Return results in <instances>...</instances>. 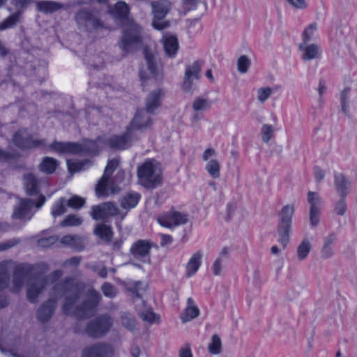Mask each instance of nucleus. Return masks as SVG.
<instances>
[{
  "mask_svg": "<svg viewBox=\"0 0 357 357\" xmlns=\"http://www.w3.org/2000/svg\"><path fill=\"white\" fill-rule=\"evenodd\" d=\"M84 287V283L75 282L72 278H66L62 284L54 287L55 291H61L65 298L63 310L66 314L85 319L93 314L96 306L100 301L101 296L97 291L90 289L87 298L81 305H79L78 300Z\"/></svg>",
  "mask_w": 357,
  "mask_h": 357,
  "instance_id": "f257e3e1",
  "label": "nucleus"
},
{
  "mask_svg": "<svg viewBox=\"0 0 357 357\" xmlns=\"http://www.w3.org/2000/svg\"><path fill=\"white\" fill-rule=\"evenodd\" d=\"M137 176L140 184L147 188H155L162 183L160 165L153 159L146 160L138 167Z\"/></svg>",
  "mask_w": 357,
  "mask_h": 357,
  "instance_id": "f03ea898",
  "label": "nucleus"
},
{
  "mask_svg": "<svg viewBox=\"0 0 357 357\" xmlns=\"http://www.w3.org/2000/svg\"><path fill=\"white\" fill-rule=\"evenodd\" d=\"M63 273L57 270L47 276H37L29 279L26 284V297L31 303L38 302V298L47 286L61 278Z\"/></svg>",
  "mask_w": 357,
  "mask_h": 357,
  "instance_id": "7ed1b4c3",
  "label": "nucleus"
},
{
  "mask_svg": "<svg viewBox=\"0 0 357 357\" xmlns=\"http://www.w3.org/2000/svg\"><path fill=\"white\" fill-rule=\"evenodd\" d=\"M118 166L119 160L117 159L114 158L108 161L104 174L96 187V193L98 197H106L109 193H116L119 190L115 183V179L111 177Z\"/></svg>",
  "mask_w": 357,
  "mask_h": 357,
  "instance_id": "20e7f679",
  "label": "nucleus"
},
{
  "mask_svg": "<svg viewBox=\"0 0 357 357\" xmlns=\"http://www.w3.org/2000/svg\"><path fill=\"white\" fill-rule=\"evenodd\" d=\"M152 22L155 29L162 31L170 26L165 17L172 9V3L167 0L152 1L151 3Z\"/></svg>",
  "mask_w": 357,
  "mask_h": 357,
  "instance_id": "39448f33",
  "label": "nucleus"
},
{
  "mask_svg": "<svg viewBox=\"0 0 357 357\" xmlns=\"http://www.w3.org/2000/svg\"><path fill=\"white\" fill-rule=\"evenodd\" d=\"M141 27L135 23H131L126 29L120 44V47L123 52L126 53L130 52L141 43Z\"/></svg>",
  "mask_w": 357,
  "mask_h": 357,
  "instance_id": "423d86ee",
  "label": "nucleus"
},
{
  "mask_svg": "<svg viewBox=\"0 0 357 357\" xmlns=\"http://www.w3.org/2000/svg\"><path fill=\"white\" fill-rule=\"evenodd\" d=\"M75 20L79 26L87 31H98L107 26L93 13L86 9L80 10L75 15Z\"/></svg>",
  "mask_w": 357,
  "mask_h": 357,
  "instance_id": "0eeeda50",
  "label": "nucleus"
},
{
  "mask_svg": "<svg viewBox=\"0 0 357 357\" xmlns=\"http://www.w3.org/2000/svg\"><path fill=\"white\" fill-rule=\"evenodd\" d=\"M112 324V319L104 314L90 321L86 326V333L90 337H100L109 331Z\"/></svg>",
  "mask_w": 357,
  "mask_h": 357,
  "instance_id": "6e6552de",
  "label": "nucleus"
},
{
  "mask_svg": "<svg viewBox=\"0 0 357 357\" xmlns=\"http://www.w3.org/2000/svg\"><path fill=\"white\" fill-rule=\"evenodd\" d=\"M13 142L17 146L22 149L43 147L45 145V139H34L26 129L20 130L15 133Z\"/></svg>",
  "mask_w": 357,
  "mask_h": 357,
  "instance_id": "1a4fd4ad",
  "label": "nucleus"
},
{
  "mask_svg": "<svg viewBox=\"0 0 357 357\" xmlns=\"http://www.w3.org/2000/svg\"><path fill=\"white\" fill-rule=\"evenodd\" d=\"M202 66V62L196 61L191 65L185 67L182 89L185 92H190L192 89L193 81L198 80L200 78V72Z\"/></svg>",
  "mask_w": 357,
  "mask_h": 357,
  "instance_id": "9d476101",
  "label": "nucleus"
},
{
  "mask_svg": "<svg viewBox=\"0 0 357 357\" xmlns=\"http://www.w3.org/2000/svg\"><path fill=\"white\" fill-rule=\"evenodd\" d=\"M158 223L165 227L172 228L187 222V215L178 211H170L159 215Z\"/></svg>",
  "mask_w": 357,
  "mask_h": 357,
  "instance_id": "9b49d317",
  "label": "nucleus"
},
{
  "mask_svg": "<svg viewBox=\"0 0 357 357\" xmlns=\"http://www.w3.org/2000/svg\"><path fill=\"white\" fill-rule=\"evenodd\" d=\"M307 202L310 206V220L312 227H316L319 222V215L321 212V206L322 199L321 196L314 192L307 193Z\"/></svg>",
  "mask_w": 357,
  "mask_h": 357,
  "instance_id": "f8f14e48",
  "label": "nucleus"
},
{
  "mask_svg": "<svg viewBox=\"0 0 357 357\" xmlns=\"http://www.w3.org/2000/svg\"><path fill=\"white\" fill-rule=\"evenodd\" d=\"M151 248V244L150 242L144 240H139L130 248V253L134 258L144 263L149 262Z\"/></svg>",
  "mask_w": 357,
  "mask_h": 357,
  "instance_id": "ddd939ff",
  "label": "nucleus"
},
{
  "mask_svg": "<svg viewBox=\"0 0 357 357\" xmlns=\"http://www.w3.org/2000/svg\"><path fill=\"white\" fill-rule=\"evenodd\" d=\"M112 353L111 346L98 343L86 347L82 351V357H109Z\"/></svg>",
  "mask_w": 357,
  "mask_h": 357,
  "instance_id": "4468645a",
  "label": "nucleus"
},
{
  "mask_svg": "<svg viewBox=\"0 0 357 357\" xmlns=\"http://www.w3.org/2000/svg\"><path fill=\"white\" fill-rule=\"evenodd\" d=\"M50 149L59 154H79L82 153L81 144L74 142H61L54 141L50 146Z\"/></svg>",
  "mask_w": 357,
  "mask_h": 357,
  "instance_id": "2eb2a0df",
  "label": "nucleus"
},
{
  "mask_svg": "<svg viewBox=\"0 0 357 357\" xmlns=\"http://www.w3.org/2000/svg\"><path fill=\"white\" fill-rule=\"evenodd\" d=\"M28 271L23 265L15 266L13 271L12 284L10 286V291L12 293H18L22 289L24 281L27 278Z\"/></svg>",
  "mask_w": 357,
  "mask_h": 357,
  "instance_id": "dca6fc26",
  "label": "nucleus"
},
{
  "mask_svg": "<svg viewBox=\"0 0 357 357\" xmlns=\"http://www.w3.org/2000/svg\"><path fill=\"white\" fill-rule=\"evenodd\" d=\"M298 48L302 52L301 58L303 61L317 59L321 56V47L318 44L301 43Z\"/></svg>",
  "mask_w": 357,
  "mask_h": 357,
  "instance_id": "f3484780",
  "label": "nucleus"
},
{
  "mask_svg": "<svg viewBox=\"0 0 357 357\" xmlns=\"http://www.w3.org/2000/svg\"><path fill=\"white\" fill-rule=\"evenodd\" d=\"M56 307V301L50 298L44 302L37 311V319L42 323L48 321L52 317Z\"/></svg>",
  "mask_w": 357,
  "mask_h": 357,
  "instance_id": "a211bd4d",
  "label": "nucleus"
},
{
  "mask_svg": "<svg viewBox=\"0 0 357 357\" xmlns=\"http://www.w3.org/2000/svg\"><path fill=\"white\" fill-rule=\"evenodd\" d=\"M35 202L32 199H22L19 206L14 210L13 218L26 220H30L32 217L31 210Z\"/></svg>",
  "mask_w": 357,
  "mask_h": 357,
  "instance_id": "6ab92c4d",
  "label": "nucleus"
},
{
  "mask_svg": "<svg viewBox=\"0 0 357 357\" xmlns=\"http://www.w3.org/2000/svg\"><path fill=\"white\" fill-rule=\"evenodd\" d=\"M130 139V128H128L126 133L110 137L108 143L112 149H125L129 146Z\"/></svg>",
  "mask_w": 357,
  "mask_h": 357,
  "instance_id": "aec40b11",
  "label": "nucleus"
},
{
  "mask_svg": "<svg viewBox=\"0 0 357 357\" xmlns=\"http://www.w3.org/2000/svg\"><path fill=\"white\" fill-rule=\"evenodd\" d=\"M199 314V310L195 305V301L192 298H188L187 300V306L183 310L180 315V319L183 323L188 322Z\"/></svg>",
  "mask_w": 357,
  "mask_h": 357,
  "instance_id": "412c9836",
  "label": "nucleus"
},
{
  "mask_svg": "<svg viewBox=\"0 0 357 357\" xmlns=\"http://www.w3.org/2000/svg\"><path fill=\"white\" fill-rule=\"evenodd\" d=\"M36 6L38 11L45 14H51L66 8L64 4L54 1H40L36 3Z\"/></svg>",
  "mask_w": 357,
  "mask_h": 357,
  "instance_id": "4be33fe9",
  "label": "nucleus"
},
{
  "mask_svg": "<svg viewBox=\"0 0 357 357\" xmlns=\"http://www.w3.org/2000/svg\"><path fill=\"white\" fill-rule=\"evenodd\" d=\"M202 257L203 252L200 250L191 256L185 267V274L188 278L192 277L197 272L201 266Z\"/></svg>",
  "mask_w": 357,
  "mask_h": 357,
  "instance_id": "5701e85b",
  "label": "nucleus"
},
{
  "mask_svg": "<svg viewBox=\"0 0 357 357\" xmlns=\"http://www.w3.org/2000/svg\"><path fill=\"white\" fill-rule=\"evenodd\" d=\"M163 95L164 92L161 89L154 90L149 93L146 101V109L148 112L152 113L160 107L161 98Z\"/></svg>",
  "mask_w": 357,
  "mask_h": 357,
  "instance_id": "b1692460",
  "label": "nucleus"
},
{
  "mask_svg": "<svg viewBox=\"0 0 357 357\" xmlns=\"http://www.w3.org/2000/svg\"><path fill=\"white\" fill-rule=\"evenodd\" d=\"M150 121V117L146 112L138 110L128 128H130L131 132L132 130L146 128L149 126Z\"/></svg>",
  "mask_w": 357,
  "mask_h": 357,
  "instance_id": "393cba45",
  "label": "nucleus"
},
{
  "mask_svg": "<svg viewBox=\"0 0 357 357\" xmlns=\"http://www.w3.org/2000/svg\"><path fill=\"white\" fill-rule=\"evenodd\" d=\"M163 45L165 54L169 57L175 56L178 50V42L176 36H165L163 38Z\"/></svg>",
  "mask_w": 357,
  "mask_h": 357,
  "instance_id": "a878e982",
  "label": "nucleus"
},
{
  "mask_svg": "<svg viewBox=\"0 0 357 357\" xmlns=\"http://www.w3.org/2000/svg\"><path fill=\"white\" fill-rule=\"evenodd\" d=\"M335 186L340 197H346L349 193L350 183L342 174L335 175Z\"/></svg>",
  "mask_w": 357,
  "mask_h": 357,
  "instance_id": "bb28decb",
  "label": "nucleus"
},
{
  "mask_svg": "<svg viewBox=\"0 0 357 357\" xmlns=\"http://www.w3.org/2000/svg\"><path fill=\"white\" fill-rule=\"evenodd\" d=\"M12 267V261H3L0 263V290L8 287L10 272Z\"/></svg>",
  "mask_w": 357,
  "mask_h": 357,
  "instance_id": "cd10ccee",
  "label": "nucleus"
},
{
  "mask_svg": "<svg viewBox=\"0 0 357 357\" xmlns=\"http://www.w3.org/2000/svg\"><path fill=\"white\" fill-rule=\"evenodd\" d=\"M336 241V235L332 233L324 238V243L321 249V257L324 259H328L331 257L333 254V245Z\"/></svg>",
  "mask_w": 357,
  "mask_h": 357,
  "instance_id": "c85d7f7f",
  "label": "nucleus"
},
{
  "mask_svg": "<svg viewBox=\"0 0 357 357\" xmlns=\"http://www.w3.org/2000/svg\"><path fill=\"white\" fill-rule=\"evenodd\" d=\"M23 180L25 190L29 195H33L39 192L38 181L33 174L31 173L25 174Z\"/></svg>",
  "mask_w": 357,
  "mask_h": 357,
  "instance_id": "c756f323",
  "label": "nucleus"
},
{
  "mask_svg": "<svg viewBox=\"0 0 357 357\" xmlns=\"http://www.w3.org/2000/svg\"><path fill=\"white\" fill-rule=\"evenodd\" d=\"M94 234L101 239L109 242L112 238V227L105 224H98L94 229Z\"/></svg>",
  "mask_w": 357,
  "mask_h": 357,
  "instance_id": "7c9ffc66",
  "label": "nucleus"
},
{
  "mask_svg": "<svg viewBox=\"0 0 357 357\" xmlns=\"http://www.w3.org/2000/svg\"><path fill=\"white\" fill-rule=\"evenodd\" d=\"M311 243L307 238H304L298 245L296 250V257L298 261H304L308 256L311 250Z\"/></svg>",
  "mask_w": 357,
  "mask_h": 357,
  "instance_id": "2f4dec72",
  "label": "nucleus"
},
{
  "mask_svg": "<svg viewBox=\"0 0 357 357\" xmlns=\"http://www.w3.org/2000/svg\"><path fill=\"white\" fill-rule=\"evenodd\" d=\"M294 213V206L293 204H287L284 206L280 213V222L279 224L291 225Z\"/></svg>",
  "mask_w": 357,
  "mask_h": 357,
  "instance_id": "473e14b6",
  "label": "nucleus"
},
{
  "mask_svg": "<svg viewBox=\"0 0 357 357\" xmlns=\"http://www.w3.org/2000/svg\"><path fill=\"white\" fill-rule=\"evenodd\" d=\"M60 243L64 246L77 250L82 248V239L77 235H66L61 238Z\"/></svg>",
  "mask_w": 357,
  "mask_h": 357,
  "instance_id": "72a5a7b5",
  "label": "nucleus"
},
{
  "mask_svg": "<svg viewBox=\"0 0 357 357\" xmlns=\"http://www.w3.org/2000/svg\"><path fill=\"white\" fill-rule=\"evenodd\" d=\"M58 166V161L50 157H45L40 164V169L46 174H52Z\"/></svg>",
  "mask_w": 357,
  "mask_h": 357,
  "instance_id": "f704fd0d",
  "label": "nucleus"
},
{
  "mask_svg": "<svg viewBox=\"0 0 357 357\" xmlns=\"http://www.w3.org/2000/svg\"><path fill=\"white\" fill-rule=\"evenodd\" d=\"M90 215L96 220H105L108 218L105 203L91 207Z\"/></svg>",
  "mask_w": 357,
  "mask_h": 357,
  "instance_id": "c9c22d12",
  "label": "nucleus"
},
{
  "mask_svg": "<svg viewBox=\"0 0 357 357\" xmlns=\"http://www.w3.org/2000/svg\"><path fill=\"white\" fill-rule=\"evenodd\" d=\"M140 196L138 193H129L121 202V207L126 209L134 208L138 203Z\"/></svg>",
  "mask_w": 357,
  "mask_h": 357,
  "instance_id": "e433bc0d",
  "label": "nucleus"
},
{
  "mask_svg": "<svg viewBox=\"0 0 357 357\" xmlns=\"http://www.w3.org/2000/svg\"><path fill=\"white\" fill-rule=\"evenodd\" d=\"M67 206L68 204L66 202V199L64 197H61L54 203L52 208L51 213L52 216L54 218H56L64 214L67 212Z\"/></svg>",
  "mask_w": 357,
  "mask_h": 357,
  "instance_id": "4c0bfd02",
  "label": "nucleus"
},
{
  "mask_svg": "<svg viewBox=\"0 0 357 357\" xmlns=\"http://www.w3.org/2000/svg\"><path fill=\"white\" fill-rule=\"evenodd\" d=\"M206 172L213 178H218L220 175V164L216 159L209 160L205 167Z\"/></svg>",
  "mask_w": 357,
  "mask_h": 357,
  "instance_id": "58836bf2",
  "label": "nucleus"
},
{
  "mask_svg": "<svg viewBox=\"0 0 357 357\" xmlns=\"http://www.w3.org/2000/svg\"><path fill=\"white\" fill-rule=\"evenodd\" d=\"M290 229L291 225L282 224H279L278 225V241L283 245L284 248H285L287 243H289Z\"/></svg>",
  "mask_w": 357,
  "mask_h": 357,
  "instance_id": "ea45409f",
  "label": "nucleus"
},
{
  "mask_svg": "<svg viewBox=\"0 0 357 357\" xmlns=\"http://www.w3.org/2000/svg\"><path fill=\"white\" fill-rule=\"evenodd\" d=\"M101 142L98 139L96 141L88 140L84 142L83 145L81 144L82 148V153H89L95 154L99 151L100 148Z\"/></svg>",
  "mask_w": 357,
  "mask_h": 357,
  "instance_id": "a19ab883",
  "label": "nucleus"
},
{
  "mask_svg": "<svg viewBox=\"0 0 357 357\" xmlns=\"http://www.w3.org/2000/svg\"><path fill=\"white\" fill-rule=\"evenodd\" d=\"M121 325L128 329L132 331L136 326V321L134 317L128 312H122L121 314Z\"/></svg>",
  "mask_w": 357,
  "mask_h": 357,
  "instance_id": "79ce46f5",
  "label": "nucleus"
},
{
  "mask_svg": "<svg viewBox=\"0 0 357 357\" xmlns=\"http://www.w3.org/2000/svg\"><path fill=\"white\" fill-rule=\"evenodd\" d=\"M208 351L213 355L219 354L222 351V342L220 337L215 334L211 337L208 345Z\"/></svg>",
  "mask_w": 357,
  "mask_h": 357,
  "instance_id": "37998d69",
  "label": "nucleus"
},
{
  "mask_svg": "<svg viewBox=\"0 0 357 357\" xmlns=\"http://www.w3.org/2000/svg\"><path fill=\"white\" fill-rule=\"evenodd\" d=\"M349 88H345L340 93L342 111L346 116H349Z\"/></svg>",
  "mask_w": 357,
  "mask_h": 357,
  "instance_id": "c03bdc74",
  "label": "nucleus"
},
{
  "mask_svg": "<svg viewBox=\"0 0 357 357\" xmlns=\"http://www.w3.org/2000/svg\"><path fill=\"white\" fill-rule=\"evenodd\" d=\"M83 222V220L81 217L70 214L67 215L60 223L61 226L63 227H75L80 225Z\"/></svg>",
  "mask_w": 357,
  "mask_h": 357,
  "instance_id": "a18cd8bd",
  "label": "nucleus"
},
{
  "mask_svg": "<svg viewBox=\"0 0 357 357\" xmlns=\"http://www.w3.org/2000/svg\"><path fill=\"white\" fill-rule=\"evenodd\" d=\"M317 29V24L316 23L310 24L307 26L302 34L301 43H310V42L313 39Z\"/></svg>",
  "mask_w": 357,
  "mask_h": 357,
  "instance_id": "49530a36",
  "label": "nucleus"
},
{
  "mask_svg": "<svg viewBox=\"0 0 357 357\" xmlns=\"http://www.w3.org/2000/svg\"><path fill=\"white\" fill-rule=\"evenodd\" d=\"M139 316L146 322L152 324L159 319V317L155 314L151 308L145 307L143 311L138 310Z\"/></svg>",
  "mask_w": 357,
  "mask_h": 357,
  "instance_id": "de8ad7c7",
  "label": "nucleus"
},
{
  "mask_svg": "<svg viewBox=\"0 0 357 357\" xmlns=\"http://www.w3.org/2000/svg\"><path fill=\"white\" fill-rule=\"evenodd\" d=\"M192 108L195 111L206 110L211 107L210 101L207 98H196L192 102Z\"/></svg>",
  "mask_w": 357,
  "mask_h": 357,
  "instance_id": "09e8293b",
  "label": "nucleus"
},
{
  "mask_svg": "<svg viewBox=\"0 0 357 357\" xmlns=\"http://www.w3.org/2000/svg\"><path fill=\"white\" fill-rule=\"evenodd\" d=\"M275 129L273 126L264 124L261 129V139L264 143H268L274 135Z\"/></svg>",
  "mask_w": 357,
  "mask_h": 357,
  "instance_id": "8fccbe9b",
  "label": "nucleus"
},
{
  "mask_svg": "<svg viewBox=\"0 0 357 357\" xmlns=\"http://www.w3.org/2000/svg\"><path fill=\"white\" fill-rule=\"evenodd\" d=\"M130 11L128 5L123 2L119 1L116 3L114 8V12L119 17H126L128 16Z\"/></svg>",
  "mask_w": 357,
  "mask_h": 357,
  "instance_id": "3c124183",
  "label": "nucleus"
},
{
  "mask_svg": "<svg viewBox=\"0 0 357 357\" xmlns=\"http://www.w3.org/2000/svg\"><path fill=\"white\" fill-rule=\"evenodd\" d=\"M19 18L20 15L18 13L11 15L0 24V30H5L14 26L19 21Z\"/></svg>",
  "mask_w": 357,
  "mask_h": 357,
  "instance_id": "603ef678",
  "label": "nucleus"
},
{
  "mask_svg": "<svg viewBox=\"0 0 357 357\" xmlns=\"http://www.w3.org/2000/svg\"><path fill=\"white\" fill-rule=\"evenodd\" d=\"M144 56L146 60L150 72L156 75L158 74L157 66L154 61V58L153 54L147 50H144Z\"/></svg>",
  "mask_w": 357,
  "mask_h": 357,
  "instance_id": "864d4df0",
  "label": "nucleus"
},
{
  "mask_svg": "<svg viewBox=\"0 0 357 357\" xmlns=\"http://www.w3.org/2000/svg\"><path fill=\"white\" fill-rule=\"evenodd\" d=\"M250 66V60L246 55H242L238 59L237 68L241 73H247Z\"/></svg>",
  "mask_w": 357,
  "mask_h": 357,
  "instance_id": "5fc2aeb1",
  "label": "nucleus"
},
{
  "mask_svg": "<svg viewBox=\"0 0 357 357\" xmlns=\"http://www.w3.org/2000/svg\"><path fill=\"white\" fill-rule=\"evenodd\" d=\"M59 239V236L56 235L40 238L37 241V245L40 248H48L56 243Z\"/></svg>",
  "mask_w": 357,
  "mask_h": 357,
  "instance_id": "6e6d98bb",
  "label": "nucleus"
},
{
  "mask_svg": "<svg viewBox=\"0 0 357 357\" xmlns=\"http://www.w3.org/2000/svg\"><path fill=\"white\" fill-rule=\"evenodd\" d=\"M89 162L88 160L85 161H74L71 160H67V165L68 167V169L70 172H79L82 169H84V167L86 165H89Z\"/></svg>",
  "mask_w": 357,
  "mask_h": 357,
  "instance_id": "4d7b16f0",
  "label": "nucleus"
},
{
  "mask_svg": "<svg viewBox=\"0 0 357 357\" xmlns=\"http://www.w3.org/2000/svg\"><path fill=\"white\" fill-rule=\"evenodd\" d=\"M66 202L68 204V206L74 209H79L84 205L85 200L79 196L75 195L70 199H66Z\"/></svg>",
  "mask_w": 357,
  "mask_h": 357,
  "instance_id": "13d9d810",
  "label": "nucleus"
},
{
  "mask_svg": "<svg viewBox=\"0 0 357 357\" xmlns=\"http://www.w3.org/2000/svg\"><path fill=\"white\" fill-rule=\"evenodd\" d=\"M345 199L346 197H340L335 204L334 212L338 215H344L347 210Z\"/></svg>",
  "mask_w": 357,
  "mask_h": 357,
  "instance_id": "bf43d9fd",
  "label": "nucleus"
},
{
  "mask_svg": "<svg viewBox=\"0 0 357 357\" xmlns=\"http://www.w3.org/2000/svg\"><path fill=\"white\" fill-rule=\"evenodd\" d=\"M101 289L105 296L109 298L115 297L117 294V289L112 284L109 282H105L101 287Z\"/></svg>",
  "mask_w": 357,
  "mask_h": 357,
  "instance_id": "052dcab7",
  "label": "nucleus"
},
{
  "mask_svg": "<svg viewBox=\"0 0 357 357\" xmlns=\"http://www.w3.org/2000/svg\"><path fill=\"white\" fill-rule=\"evenodd\" d=\"M272 89L270 87L259 88L257 91V99L260 102H264L271 95Z\"/></svg>",
  "mask_w": 357,
  "mask_h": 357,
  "instance_id": "680f3d73",
  "label": "nucleus"
},
{
  "mask_svg": "<svg viewBox=\"0 0 357 357\" xmlns=\"http://www.w3.org/2000/svg\"><path fill=\"white\" fill-rule=\"evenodd\" d=\"M225 261L218 258L214 261L211 267L214 275L218 276L221 274Z\"/></svg>",
  "mask_w": 357,
  "mask_h": 357,
  "instance_id": "e2e57ef3",
  "label": "nucleus"
},
{
  "mask_svg": "<svg viewBox=\"0 0 357 357\" xmlns=\"http://www.w3.org/2000/svg\"><path fill=\"white\" fill-rule=\"evenodd\" d=\"M108 218L120 214L119 208L112 202H105Z\"/></svg>",
  "mask_w": 357,
  "mask_h": 357,
  "instance_id": "0e129e2a",
  "label": "nucleus"
},
{
  "mask_svg": "<svg viewBox=\"0 0 357 357\" xmlns=\"http://www.w3.org/2000/svg\"><path fill=\"white\" fill-rule=\"evenodd\" d=\"M107 55L105 53H102L100 56H97L94 57L93 63L91 66H93L95 69H100L104 66V59Z\"/></svg>",
  "mask_w": 357,
  "mask_h": 357,
  "instance_id": "69168bd1",
  "label": "nucleus"
},
{
  "mask_svg": "<svg viewBox=\"0 0 357 357\" xmlns=\"http://www.w3.org/2000/svg\"><path fill=\"white\" fill-rule=\"evenodd\" d=\"M293 7L297 9H305L307 8V3L305 0H287Z\"/></svg>",
  "mask_w": 357,
  "mask_h": 357,
  "instance_id": "338daca9",
  "label": "nucleus"
},
{
  "mask_svg": "<svg viewBox=\"0 0 357 357\" xmlns=\"http://www.w3.org/2000/svg\"><path fill=\"white\" fill-rule=\"evenodd\" d=\"M179 357H193L189 344H185L179 351Z\"/></svg>",
  "mask_w": 357,
  "mask_h": 357,
  "instance_id": "774afa93",
  "label": "nucleus"
}]
</instances>
